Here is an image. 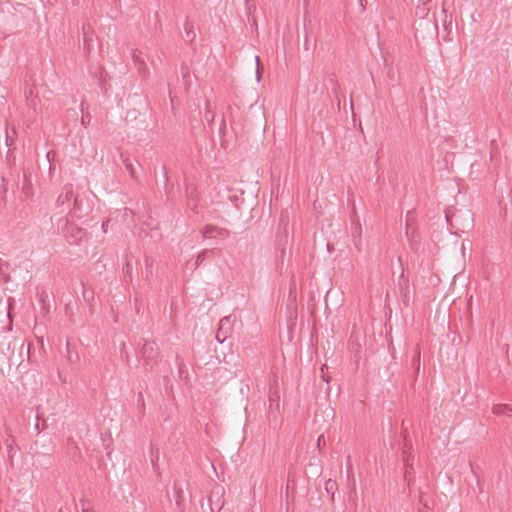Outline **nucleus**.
<instances>
[{
	"mask_svg": "<svg viewBox=\"0 0 512 512\" xmlns=\"http://www.w3.org/2000/svg\"><path fill=\"white\" fill-rule=\"evenodd\" d=\"M107 225H108V221L103 222V224H102V230H103L104 233L107 232Z\"/></svg>",
	"mask_w": 512,
	"mask_h": 512,
	"instance_id": "nucleus-27",
	"label": "nucleus"
},
{
	"mask_svg": "<svg viewBox=\"0 0 512 512\" xmlns=\"http://www.w3.org/2000/svg\"><path fill=\"white\" fill-rule=\"evenodd\" d=\"M445 18H447V16H445ZM443 26H444L445 30L448 31V33H450L452 31V21L451 20L449 22H447V19H444Z\"/></svg>",
	"mask_w": 512,
	"mask_h": 512,
	"instance_id": "nucleus-21",
	"label": "nucleus"
},
{
	"mask_svg": "<svg viewBox=\"0 0 512 512\" xmlns=\"http://www.w3.org/2000/svg\"><path fill=\"white\" fill-rule=\"evenodd\" d=\"M208 253V250H202L198 255H197V258H196V262H195V267H198L200 264H202L204 262V260L206 259V255Z\"/></svg>",
	"mask_w": 512,
	"mask_h": 512,
	"instance_id": "nucleus-15",
	"label": "nucleus"
},
{
	"mask_svg": "<svg viewBox=\"0 0 512 512\" xmlns=\"http://www.w3.org/2000/svg\"><path fill=\"white\" fill-rule=\"evenodd\" d=\"M224 488L223 486L216 485L210 495H209V503L212 511H219L223 507L224 502L222 501V498L224 496Z\"/></svg>",
	"mask_w": 512,
	"mask_h": 512,
	"instance_id": "nucleus-3",
	"label": "nucleus"
},
{
	"mask_svg": "<svg viewBox=\"0 0 512 512\" xmlns=\"http://www.w3.org/2000/svg\"><path fill=\"white\" fill-rule=\"evenodd\" d=\"M22 192L28 197L32 194V184L30 180L27 178V174H23V186H22Z\"/></svg>",
	"mask_w": 512,
	"mask_h": 512,
	"instance_id": "nucleus-13",
	"label": "nucleus"
},
{
	"mask_svg": "<svg viewBox=\"0 0 512 512\" xmlns=\"http://www.w3.org/2000/svg\"><path fill=\"white\" fill-rule=\"evenodd\" d=\"M141 353L146 360H153L158 356L159 348L155 341L144 340Z\"/></svg>",
	"mask_w": 512,
	"mask_h": 512,
	"instance_id": "nucleus-7",
	"label": "nucleus"
},
{
	"mask_svg": "<svg viewBox=\"0 0 512 512\" xmlns=\"http://www.w3.org/2000/svg\"><path fill=\"white\" fill-rule=\"evenodd\" d=\"M47 158L50 161V152L47 153Z\"/></svg>",
	"mask_w": 512,
	"mask_h": 512,
	"instance_id": "nucleus-32",
	"label": "nucleus"
},
{
	"mask_svg": "<svg viewBox=\"0 0 512 512\" xmlns=\"http://www.w3.org/2000/svg\"><path fill=\"white\" fill-rule=\"evenodd\" d=\"M202 234L204 238H224L229 236L230 232L225 228H220L215 225L208 224L203 228Z\"/></svg>",
	"mask_w": 512,
	"mask_h": 512,
	"instance_id": "nucleus-6",
	"label": "nucleus"
},
{
	"mask_svg": "<svg viewBox=\"0 0 512 512\" xmlns=\"http://www.w3.org/2000/svg\"><path fill=\"white\" fill-rule=\"evenodd\" d=\"M280 409V393L277 387H270L269 391V416H273L274 411Z\"/></svg>",
	"mask_w": 512,
	"mask_h": 512,
	"instance_id": "nucleus-8",
	"label": "nucleus"
},
{
	"mask_svg": "<svg viewBox=\"0 0 512 512\" xmlns=\"http://www.w3.org/2000/svg\"><path fill=\"white\" fill-rule=\"evenodd\" d=\"M245 4H246V12H247V15L250 16L251 13H252V9H255V7H252L250 4H249V0H245Z\"/></svg>",
	"mask_w": 512,
	"mask_h": 512,
	"instance_id": "nucleus-23",
	"label": "nucleus"
},
{
	"mask_svg": "<svg viewBox=\"0 0 512 512\" xmlns=\"http://www.w3.org/2000/svg\"><path fill=\"white\" fill-rule=\"evenodd\" d=\"M131 57L136 66H138L139 71H144L147 69L145 59L142 57L141 51L138 49L131 50Z\"/></svg>",
	"mask_w": 512,
	"mask_h": 512,
	"instance_id": "nucleus-9",
	"label": "nucleus"
},
{
	"mask_svg": "<svg viewBox=\"0 0 512 512\" xmlns=\"http://www.w3.org/2000/svg\"><path fill=\"white\" fill-rule=\"evenodd\" d=\"M91 121V115L89 113L83 114L81 118V123L84 127H87Z\"/></svg>",
	"mask_w": 512,
	"mask_h": 512,
	"instance_id": "nucleus-19",
	"label": "nucleus"
},
{
	"mask_svg": "<svg viewBox=\"0 0 512 512\" xmlns=\"http://www.w3.org/2000/svg\"><path fill=\"white\" fill-rule=\"evenodd\" d=\"M81 30L83 36H92V27L89 23H84Z\"/></svg>",
	"mask_w": 512,
	"mask_h": 512,
	"instance_id": "nucleus-17",
	"label": "nucleus"
},
{
	"mask_svg": "<svg viewBox=\"0 0 512 512\" xmlns=\"http://www.w3.org/2000/svg\"><path fill=\"white\" fill-rule=\"evenodd\" d=\"M325 445V437L324 435H320L317 439V447L321 449V446Z\"/></svg>",
	"mask_w": 512,
	"mask_h": 512,
	"instance_id": "nucleus-22",
	"label": "nucleus"
},
{
	"mask_svg": "<svg viewBox=\"0 0 512 512\" xmlns=\"http://www.w3.org/2000/svg\"><path fill=\"white\" fill-rule=\"evenodd\" d=\"M66 347H67V354H68V355H67V357H68V360H69L70 362H72V363H74V362L78 361L79 356H78V354H77V353H76V354H73V353L71 352V349H70V343H69V342H67Z\"/></svg>",
	"mask_w": 512,
	"mask_h": 512,
	"instance_id": "nucleus-16",
	"label": "nucleus"
},
{
	"mask_svg": "<svg viewBox=\"0 0 512 512\" xmlns=\"http://www.w3.org/2000/svg\"><path fill=\"white\" fill-rule=\"evenodd\" d=\"M204 119L209 125H211L215 119V113L212 110L211 103L209 101L206 102Z\"/></svg>",
	"mask_w": 512,
	"mask_h": 512,
	"instance_id": "nucleus-12",
	"label": "nucleus"
},
{
	"mask_svg": "<svg viewBox=\"0 0 512 512\" xmlns=\"http://www.w3.org/2000/svg\"><path fill=\"white\" fill-rule=\"evenodd\" d=\"M174 498L177 507L182 508L184 503V492L183 489L179 487L176 483L174 484Z\"/></svg>",
	"mask_w": 512,
	"mask_h": 512,
	"instance_id": "nucleus-11",
	"label": "nucleus"
},
{
	"mask_svg": "<svg viewBox=\"0 0 512 512\" xmlns=\"http://www.w3.org/2000/svg\"><path fill=\"white\" fill-rule=\"evenodd\" d=\"M492 412L495 415H507L512 416V407L507 404H496L492 408Z\"/></svg>",
	"mask_w": 512,
	"mask_h": 512,
	"instance_id": "nucleus-10",
	"label": "nucleus"
},
{
	"mask_svg": "<svg viewBox=\"0 0 512 512\" xmlns=\"http://www.w3.org/2000/svg\"><path fill=\"white\" fill-rule=\"evenodd\" d=\"M185 32H186V37L192 41L193 38L195 37V33L193 31V26L190 25L188 22L185 23Z\"/></svg>",
	"mask_w": 512,
	"mask_h": 512,
	"instance_id": "nucleus-14",
	"label": "nucleus"
},
{
	"mask_svg": "<svg viewBox=\"0 0 512 512\" xmlns=\"http://www.w3.org/2000/svg\"><path fill=\"white\" fill-rule=\"evenodd\" d=\"M322 378H323V380H324L326 383H329V381H330L329 376H327V375L323 374V375H322Z\"/></svg>",
	"mask_w": 512,
	"mask_h": 512,
	"instance_id": "nucleus-28",
	"label": "nucleus"
},
{
	"mask_svg": "<svg viewBox=\"0 0 512 512\" xmlns=\"http://www.w3.org/2000/svg\"><path fill=\"white\" fill-rule=\"evenodd\" d=\"M92 41V36H83L84 49L89 50L90 42Z\"/></svg>",
	"mask_w": 512,
	"mask_h": 512,
	"instance_id": "nucleus-20",
	"label": "nucleus"
},
{
	"mask_svg": "<svg viewBox=\"0 0 512 512\" xmlns=\"http://www.w3.org/2000/svg\"><path fill=\"white\" fill-rule=\"evenodd\" d=\"M225 126V120L222 119L221 121V126H220V132L222 131V128Z\"/></svg>",
	"mask_w": 512,
	"mask_h": 512,
	"instance_id": "nucleus-29",
	"label": "nucleus"
},
{
	"mask_svg": "<svg viewBox=\"0 0 512 512\" xmlns=\"http://www.w3.org/2000/svg\"><path fill=\"white\" fill-rule=\"evenodd\" d=\"M359 2H360V5L362 6V8H364L363 0H359Z\"/></svg>",
	"mask_w": 512,
	"mask_h": 512,
	"instance_id": "nucleus-31",
	"label": "nucleus"
},
{
	"mask_svg": "<svg viewBox=\"0 0 512 512\" xmlns=\"http://www.w3.org/2000/svg\"><path fill=\"white\" fill-rule=\"evenodd\" d=\"M230 330H231V316H226V317L222 318L219 322V328L216 333V340L219 343H223L227 339V337L230 333Z\"/></svg>",
	"mask_w": 512,
	"mask_h": 512,
	"instance_id": "nucleus-5",
	"label": "nucleus"
},
{
	"mask_svg": "<svg viewBox=\"0 0 512 512\" xmlns=\"http://www.w3.org/2000/svg\"><path fill=\"white\" fill-rule=\"evenodd\" d=\"M359 230H360V227L356 228V230L354 232H352V235H355L356 233H359Z\"/></svg>",
	"mask_w": 512,
	"mask_h": 512,
	"instance_id": "nucleus-30",
	"label": "nucleus"
},
{
	"mask_svg": "<svg viewBox=\"0 0 512 512\" xmlns=\"http://www.w3.org/2000/svg\"><path fill=\"white\" fill-rule=\"evenodd\" d=\"M137 401H138V403H141L143 405L144 398H143V394L141 392L138 393Z\"/></svg>",
	"mask_w": 512,
	"mask_h": 512,
	"instance_id": "nucleus-26",
	"label": "nucleus"
},
{
	"mask_svg": "<svg viewBox=\"0 0 512 512\" xmlns=\"http://www.w3.org/2000/svg\"><path fill=\"white\" fill-rule=\"evenodd\" d=\"M52 221H56V228L70 244H79L86 236L85 230L70 222L68 216H60L57 214L51 217Z\"/></svg>",
	"mask_w": 512,
	"mask_h": 512,
	"instance_id": "nucleus-1",
	"label": "nucleus"
},
{
	"mask_svg": "<svg viewBox=\"0 0 512 512\" xmlns=\"http://www.w3.org/2000/svg\"><path fill=\"white\" fill-rule=\"evenodd\" d=\"M87 210V208H84L83 199L79 195H74L68 215L71 218H81L83 215L87 214Z\"/></svg>",
	"mask_w": 512,
	"mask_h": 512,
	"instance_id": "nucleus-4",
	"label": "nucleus"
},
{
	"mask_svg": "<svg viewBox=\"0 0 512 512\" xmlns=\"http://www.w3.org/2000/svg\"><path fill=\"white\" fill-rule=\"evenodd\" d=\"M74 197V190L73 185L70 183H67L64 185L62 192L57 197L56 200V206L58 208H62L61 213L65 212L66 210L69 212L70 207L73 202Z\"/></svg>",
	"mask_w": 512,
	"mask_h": 512,
	"instance_id": "nucleus-2",
	"label": "nucleus"
},
{
	"mask_svg": "<svg viewBox=\"0 0 512 512\" xmlns=\"http://www.w3.org/2000/svg\"><path fill=\"white\" fill-rule=\"evenodd\" d=\"M256 61V79L259 82L261 80V69H260V58L258 56L255 57Z\"/></svg>",
	"mask_w": 512,
	"mask_h": 512,
	"instance_id": "nucleus-18",
	"label": "nucleus"
},
{
	"mask_svg": "<svg viewBox=\"0 0 512 512\" xmlns=\"http://www.w3.org/2000/svg\"><path fill=\"white\" fill-rule=\"evenodd\" d=\"M336 483L335 482H332L331 480H329L327 483H326V489L329 490V489H332L333 486H335Z\"/></svg>",
	"mask_w": 512,
	"mask_h": 512,
	"instance_id": "nucleus-24",
	"label": "nucleus"
},
{
	"mask_svg": "<svg viewBox=\"0 0 512 512\" xmlns=\"http://www.w3.org/2000/svg\"><path fill=\"white\" fill-rule=\"evenodd\" d=\"M34 429L37 431V433L40 432V424H39V414H37V422L34 426Z\"/></svg>",
	"mask_w": 512,
	"mask_h": 512,
	"instance_id": "nucleus-25",
	"label": "nucleus"
}]
</instances>
